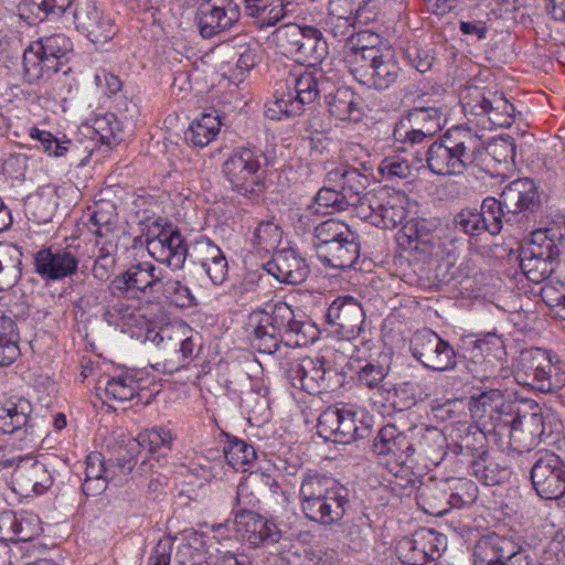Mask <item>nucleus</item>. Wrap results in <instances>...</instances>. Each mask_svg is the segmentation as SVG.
Returning <instances> with one entry per match:
<instances>
[{
	"instance_id": "1",
	"label": "nucleus",
	"mask_w": 565,
	"mask_h": 565,
	"mask_svg": "<svg viewBox=\"0 0 565 565\" xmlns=\"http://www.w3.org/2000/svg\"><path fill=\"white\" fill-rule=\"evenodd\" d=\"M487 148L481 137L469 128L455 127L433 141L423 152L429 171L437 175H462L480 167Z\"/></svg>"
},
{
	"instance_id": "2",
	"label": "nucleus",
	"mask_w": 565,
	"mask_h": 565,
	"mask_svg": "<svg viewBox=\"0 0 565 565\" xmlns=\"http://www.w3.org/2000/svg\"><path fill=\"white\" fill-rule=\"evenodd\" d=\"M446 122L444 107H412L394 126L393 138L396 151L409 152L414 160L423 162L418 147L441 131Z\"/></svg>"
},
{
	"instance_id": "3",
	"label": "nucleus",
	"mask_w": 565,
	"mask_h": 565,
	"mask_svg": "<svg viewBox=\"0 0 565 565\" xmlns=\"http://www.w3.org/2000/svg\"><path fill=\"white\" fill-rule=\"evenodd\" d=\"M512 367L520 385L541 393H554L565 385V364L546 349L522 350Z\"/></svg>"
},
{
	"instance_id": "4",
	"label": "nucleus",
	"mask_w": 565,
	"mask_h": 565,
	"mask_svg": "<svg viewBox=\"0 0 565 565\" xmlns=\"http://www.w3.org/2000/svg\"><path fill=\"white\" fill-rule=\"evenodd\" d=\"M263 151L250 148H237L223 163V173L231 189L237 194L258 201L265 192Z\"/></svg>"
},
{
	"instance_id": "5",
	"label": "nucleus",
	"mask_w": 565,
	"mask_h": 565,
	"mask_svg": "<svg viewBox=\"0 0 565 565\" xmlns=\"http://www.w3.org/2000/svg\"><path fill=\"white\" fill-rule=\"evenodd\" d=\"M551 415L544 416L537 404H531L530 409L519 404H502L500 409L499 427L508 429L510 450L522 454L530 449L537 437L550 436L552 430L546 429V420Z\"/></svg>"
},
{
	"instance_id": "6",
	"label": "nucleus",
	"mask_w": 565,
	"mask_h": 565,
	"mask_svg": "<svg viewBox=\"0 0 565 565\" xmlns=\"http://www.w3.org/2000/svg\"><path fill=\"white\" fill-rule=\"evenodd\" d=\"M399 65L394 54L379 46L364 45L353 53L350 73L358 83L369 88L384 90L399 77Z\"/></svg>"
},
{
	"instance_id": "7",
	"label": "nucleus",
	"mask_w": 565,
	"mask_h": 565,
	"mask_svg": "<svg viewBox=\"0 0 565 565\" xmlns=\"http://www.w3.org/2000/svg\"><path fill=\"white\" fill-rule=\"evenodd\" d=\"M286 377L296 388L309 394H320L340 388L344 383L345 374L327 366L323 356H303L288 363Z\"/></svg>"
},
{
	"instance_id": "8",
	"label": "nucleus",
	"mask_w": 565,
	"mask_h": 565,
	"mask_svg": "<svg viewBox=\"0 0 565 565\" xmlns=\"http://www.w3.org/2000/svg\"><path fill=\"white\" fill-rule=\"evenodd\" d=\"M328 82L322 74L306 72L294 79V92H288L266 105V116L274 120L281 116L294 117L305 111V106L312 104L317 97L326 92Z\"/></svg>"
},
{
	"instance_id": "9",
	"label": "nucleus",
	"mask_w": 565,
	"mask_h": 565,
	"mask_svg": "<svg viewBox=\"0 0 565 565\" xmlns=\"http://www.w3.org/2000/svg\"><path fill=\"white\" fill-rule=\"evenodd\" d=\"M268 313L285 345L306 347L318 339V328L301 310H295L288 303L279 301Z\"/></svg>"
},
{
	"instance_id": "10",
	"label": "nucleus",
	"mask_w": 565,
	"mask_h": 565,
	"mask_svg": "<svg viewBox=\"0 0 565 565\" xmlns=\"http://www.w3.org/2000/svg\"><path fill=\"white\" fill-rule=\"evenodd\" d=\"M409 350L424 367L434 372L451 371L457 365L455 349L430 329L416 331L411 338Z\"/></svg>"
},
{
	"instance_id": "11",
	"label": "nucleus",
	"mask_w": 565,
	"mask_h": 565,
	"mask_svg": "<svg viewBox=\"0 0 565 565\" xmlns=\"http://www.w3.org/2000/svg\"><path fill=\"white\" fill-rule=\"evenodd\" d=\"M530 479L540 498L557 500L565 494V461L553 451H539L530 471Z\"/></svg>"
},
{
	"instance_id": "12",
	"label": "nucleus",
	"mask_w": 565,
	"mask_h": 565,
	"mask_svg": "<svg viewBox=\"0 0 565 565\" xmlns=\"http://www.w3.org/2000/svg\"><path fill=\"white\" fill-rule=\"evenodd\" d=\"M447 539L441 533L420 527L411 536L402 537L396 545L401 561L407 565H425L438 558L446 548Z\"/></svg>"
},
{
	"instance_id": "13",
	"label": "nucleus",
	"mask_w": 565,
	"mask_h": 565,
	"mask_svg": "<svg viewBox=\"0 0 565 565\" xmlns=\"http://www.w3.org/2000/svg\"><path fill=\"white\" fill-rule=\"evenodd\" d=\"M31 414L32 405L28 399L19 397L4 401L0 404V430L15 435L19 440H38L42 431Z\"/></svg>"
},
{
	"instance_id": "14",
	"label": "nucleus",
	"mask_w": 565,
	"mask_h": 565,
	"mask_svg": "<svg viewBox=\"0 0 565 565\" xmlns=\"http://www.w3.org/2000/svg\"><path fill=\"white\" fill-rule=\"evenodd\" d=\"M241 11L234 0H203L195 13V23L202 38L211 39L238 22Z\"/></svg>"
},
{
	"instance_id": "15",
	"label": "nucleus",
	"mask_w": 565,
	"mask_h": 565,
	"mask_svg": "<svg viewBox=\"0 0 565 565\" xmlns=\"http://www.w3.org/2000/svg\"><path fill=\"white\" fill-rule=\"evenodd\" d=\"M500 199L509 221L514 222L519 216L527 218L534 215L542 206L539 188L529 178H520L508 183L501 191Z\"/></svg>"
},
{
	"instance_id": "16",
	"label": "nucleus",
	"mask_w": 565,
	"mask_h": 565,
	"mask_svg": "<svg viewBox=\"0 0 565 565\" xmlns=\"http://www.w3.org/2000/svg\"><path fill=\"white\" fill-rule=\"evenodd\" d=\"M326 320L334 328V332L343 338L354 339L363 331L365 312L362 305L353 297H338L329 306Z\"/></svg>"
},
{
	"instance_id": "17",
	"label": "nucleus",
	"mask_w": 565,
	"mask_h": 565,
	"mask_svg": "<svg viewBox=\"0 0 565 565\" xmlns=\"http://www.w3.org/2000/svg\"><path fill=\"white\" fill-rule=\"evenodd\" d=\"M74 22L77 31L95 44H104L117 33L114 21L93 1H85L77 6Z\"/></svg>"
},
{
	"instance_id": "18",
	"label": "nucleus",
	"mask_w": 565,
	"mask_h": 565,
	"mask_svg": "<svg viewBox=\"0 0 565 565\" xmlns=\"http://www.w3.org/2000/svg\"><path fill=\"white\" fill-rule=\"evenodd\" d=\"M148 253L172 269H181L189 258L190 246L178 230H162L156 237L147 238Z\"/></svg>"
},
{
	"instance_id": "19",
	"label": "nucleus",
	"mask_w": 565,
	"mask_h": 565,
	"mask_svg": "<svg viewBox=\"0 0 565 565\" xmlns=\"http://www.w3.org/2000/svg\"><path fill=\"white\" fill-rule=\"evenodd\" d=\"M466 106L476 116H487L497 127H510L514 121L515 108L501 92L487 89L477 93Z\"/></svg>"
},
{
	"instance_id": "20",
	"label": "nucleus",
	"mask_w": 565,
	"mask_h": 565,
	"mask_svg": "<svg viewBox=\"0 0 565 565\" xmlns=\"http://www.w3.org/2000/svg\"><path fill=\"white\" fill-rule=\"evenodd\" d=\"M235 525L242 539L254 547L274 544L281 539L277 524L254 511L239 510L235 514Z\"/></svg>"
},
{
	"instance_id": "21",
	"label": "nucleus",
	"mask_w": 565,
	"mask_h": 565,
	"mask_svg": "<svg viewBox=\"0 0 565 565\" xmlns=\"http://www.w3.org/2000/svg\"><path fill=\"white\" fill-rule=\"evenodd\" d=\"M264 269L277 280L290 285L303 282L310 274L306 259L294 248L276 252Z\"/></svg>"
},
{
	"instance_id": "22",
	"label": "nucleus",
	"mask_w": 565,
	"mask_h": 565,
	"mask_svg": "<svg viewBox=\"0 0 565 565\" xmlns=\"http://www.w3.org/2000/svg\"><path fill=\"white\" fill-rule=\"evenodd\" d=\"M362 167L367 173L350 166H341L327 173V183L338 185L349 205L356 204L362 200V195L369 193L372 169H367L364 163Z\"/></svg>"
},
{
	"instance_id": "23",
	"label": "nucleus",
	"mask_w": 565,
	"mask_h": 565,
	"mask_svg": "<svg viewBox=\"0 0 565 565\" xmlns=\"http://www.w3.org/2000/svg\"><path fill=\"white\" fill-rule=\"evenodd\" d=\"M34 266L42 278L60 280L76 273L78 258L67 249L42 248L34 255Z\"/></svg>"
},
{
	"instance_id": "24",
	"label": "nucleus",
	"mask_w": 565,
	"mask_h": 565,
	"mask_svg": "<svg viewBox=\"0 0 565 565\" xmlns=\"http://www.w3.org/2000/svg\"><path fill=\"white\" fill-rule=\"evenodd\" d=\"M411 457L415 454L430 460H443L447 455V439L441 429L425 424L409 427Z\"/></svg>"
},
{
	"instance_id": "25",
	"label": "nucleus",
	"mask_w": 565,
	"mask_h": 565,
	"mask_svg": "<svg viewBox=\"0 0 565 565\" xmlns=\"http://www.w3.org/2000/svg\"><path fill=\"white\" fill-rule=\"evenodd\" d=\"M12 477L20 490L25 493L41 494L53 484V476L46 465L32 458L22 459Z\"/></svg>"
},
{
	"instance_id": "26",
	"label": "nucleus",
	"mask_w": 565,
	"mask_h": 565,
	"mask_svg": "<svg viewBox=\"0 0 565 565\" xmlns=\"http://www.w3.org/2000/svg\"><path fill=\"white\" fill-rule=\"evenodd\" d=\"M409 428L402 431L394 424L384 425L373 441V450L377 456H392L405 462L411 458Z\"/></svg>"
},
{
	"instance_id": "27",
	"label": "nucleus",
	"mask_w": 565,
	"mask_h": 565,
	"mask_svg": "<svg viewBox=\"0 0 565 565\" xmlns=\"http://www.w3.org/2000/svg\"><path fill=\"white\" fill-rule=\"evenodd\" d=\"M266 310H254L249 315V326L253 328L249 340L252 347L260 353L274 354L281 341L276 327Z\"/></svg>"
},
{
	"instance_id": "28",
	"label": "nucleus",
	"mask_w": 565,
	"mask_h": 565,
	"mask_svg": "<svg viewBox=\"0 0 565 565\" xmlns=\"http://www.w3.org/2000/svg\"><path fill=\"white\" fill-rule=\"evenodd\" d=\"M447 451L461 457V462L468 465V460L478 459L490 451L487 434L478 426L468 424L457 440L447 446Z\"/></svg>"
},
{
	"instance_id": "29",
	"label": "nucleus",
	"mask_w": 565,
	"mask_h": 565,
	"mask_svg": "<svg viewBox=\"0 0 565 565\" xmlns=\"http://www.w3.org/2000/svg\"><path fill=\"white\" fill-rule=\"evenodd\" d=\"M135 441L140 443V450L147 449L149 455L142 459L137 469L140 476H146L152 471L154 462H159L161 457H166L167 450L170 449L172 435L164 428H152L140 434Z\"/></svg>"
},
{
	"instance_id": "30",
	"label": "nucleus",
	"mask_w": 565,
	"mask_h": 565,
	"mask_svg": "<svg viewBox=\"0 0 565 565\" xmlns=\"http://www.w3.org/2000/svg\"><path fill=\"white\" fill-rule=\"evenodd\" d=\"M438 241L426 220L406 222L398 236L401 246L420 254H431Z\"/></svg>"
},
{
	"instance_id": "31",
	"label": "nucleus",
	"mask_w": 565,
	"mask_h": 565,
	"mask_svg": "<svg viewBox=\"0 0 565 565\" xmlns=\"http://www.w3.org/2000/svg\"><path fill=\"white\" fill-rule=\"evenodd\" d=\"M361 244L359 236H352L343 242L323 245L318 249L317 256L327 266L347 269L354 266L360 257Z\"/></svg>"
},
{
	"instance_id": "32",
	"label": "nucleus",
	"mask_w": 565,
	"mask_h": 565,
	"mask_svg": "<svg viewBox=\"0 0 565 565\" xmlns=\"http://www.w3.org/2000/svg\"><path fill=\"white\" fill-rule=\"evenodd\" d=\"M564 247L565 239L557 228H540L532 232L530 242L522 249L524 255L544 257L555 263Z\"/></svg>"
},
{
	"instance_id": "33",
	"label": "nucleus",
	"mask_w": 565,
	"mask_h": 565,
	"mask_svg": "<svg viewBox=\"0 0 565 565\" xmlns=\"http://www.w3.org/2000/svg\"><path fill=\"white\" fill-rule=\"evenodd\" d=\"M116 472L110 467L105 466L103 455L93 452L86 458L85 479L82 484L83 492L86 495H98L103 493L109 480Z\"/></svg>"
},
{
	"instance_id": "34",
	"label": "nucleus",
	"mask_w": 565,
	"mask_h": 565,
	"mask_svg": "<svg viewBox=\"0 0 565 565\" xmlns=\"http://www.w3.org/2000/svg\"><path fill=\"white\" fill-rule=\"evenodd\" d=\"M467 467L470 473L486 486L503 483L510 476L508 466L490 451L478 459L468 460Z\"/></svg>"
},
{
	"instance_id": "35",
	"label": "nucleus",
	"mask_w": 565,
	"mask_h": 565,
	"mask_svg": "<svg viewBox=\"0 0 565 565\" xmlns=\"http://www.w3.org/2000/svg\"><path fill=\"white\" fill-rule=\"evenodd\" d=\"M326 105L331 116L340 120L359 121L361 109L355 94L349 87H339L334 93L324 95Z\"/></svg>"
},
{
	"instance_id": "36",
	"label": "nucleus",
	"mask_w": 565,
	"mask_h": 565,
	"mask_svg": "<svg viewBox=\"0 0 565 565\" xmlns=\"http://www.w3.org/2000/svg\"><path fill=\"white\" fill-rule=\"evenodd\" d=\"M31 43L23 52V76L29 84H39L57 73L56 64Z\"/></svg>"
},
{
	"instance_id": "37",
	"label": "nucleus",
	"mask_w": 565,
	"mask_h": 565,
	"mask_svg": "<svg viewBox=\"0 0 565 565\" xmlns=\"http://www.w3.org/2000/svg\"><path fill=\"white\" fill-rule=\"evenodd\" d=\"M377 214L373 217L374 225L382 228L395 227L406 217L404 209L398 196H391L387 190L379 191V201L374 200Z\"/></svg>"
},
{
	"instance_id": "38",
	"label": "nucleus",
	"mask_w": 565,
	"mask_h": 565,
	"mask_svg": "<svg viewBox=\"0 0 565 565\" xmlns=\"http://www.w3.org/2000/svg\"><path fill=\"white\" fill-rule=\"evenodd\" d=\"M22 252L12 244L0 245V291L14 287L22 276Z\"/></svg>"
},
{
	"instance_id": "39",
	"label": "nucleus",
	"mask_w": 565,
	"mask_h": 565,
	"mask_svg": "<svg viewBox=\"0 0 565 565\" xmlns=\"http://www.w3.org/2000/svg\"><path fill=\"white\" fill-rule=\"evenodd\" d=\"M333 443L350 444L355 440L366 439L372 434V417L343 411L341 424Z\"/></svg>"
},
{
	"instance_id": "40",
	"label": "nucleus",
	"mask_w": 565,
	"mask_h": 565,
	"mask_svg": "<svg viewBox=\"0 0 565 565\" xmlns=\"http://www.w3.org/2000/svg\"><path fill=\"white\" fill-rule=\"evenodd\" d=\"M328 54V43L319 29L305 26L301 43L298 46L296 61L301 64L316 65Z\"/></svg>"
},
{
	"instance_id": "41",
	"label": "nucleus",
	"mask_w": 565,
	"mask_h": 565,
	"mask_svg": "<svg viewBox=\"0 0 565 565\" xmlns=\"http://www.w3.org/2000/svg\"><path fill=\"white\" fill-rule=\"evenodd\" d=\"M36 52H41L47 58H52L56 64L58 72L67 74L71 68L63 70V65L68 62V55L73 51V43L70 38L64 34H52L50 36L41 38L39 41L33 42Z\"/></svg>"
},
{
	"instance_id": "42",
	"label": "nucleus",
	"mask_w": 565,
	"mask_h": 565,
	"mask_svg": "<svg viewBox=\"0 0 565 565\" xmlns=\"http://www.w3.org/2000/svg\"><path fill=\"white\" fill-rule=\"evenodd\" d=\"M349 495L319 502L302 509L305 516L322 525H332L339 522L345 514L349 505Z\"/></svg>"
},
{
	"instance_id": "43",
	"label": "nucleus",
	"mask_w": 565,
	"mask_h": 565,
	"mask_svg": "<svg viewBox=\"0 0 565 565\" xmlns=\"http://www.w3.org/2000/svg\"><path fill=\"white\" fill-rule=\"evenodd\" d=\"M352 236H359L355 232H353L350 226L338 220V218H329L320 222L313 228V242L312 246L318 253L319 248H322L323 245H330L335 242H343L350 239Z\"/></svg>"
},
{
	"instance_id": "44",
	"label": "nucleus",
	"mask_w": 565,
	"mask_h": 565,
	"mask_svg": "<svg viewBox=\"0 0 565 565\" xmlns=\"http://www.w3.org/2000/svg\"><path fill=\"white\" fill-rule=\"evenodd\" d=\"M220 127L218 116L203 114L201 118L192 121L184 131V140L193 147H205L216 137Z\"/></svg>"
},
{
	"instance_id": "45",
	"label": "nucleus",
	"mask_w": 565,
	"mask_h": 565,
	"mask_svg": "<svg viewBox=\"0 0 565 565\" xmlns=\"http://www.w3.org/2000/svg\"><path fill=\"white\" fill-rule=\"evenodd\" d=\"M424 511L430 515L443 516L451 507L450 493L446 486H425L418 491Z\"/></svg>"
},
{
	"instance_id": "46",
	"label": "nucleus",
	"mask_w": 565,
	"mask_h": 565,
	"mask_svg": "<svg viewBox=\"0 0 565 565\" xmlns=\"http://www.w3.org/2000/svg\"><path fill=\"white\" fill-rule=\"evenodd\" d=\"M478 213L483 218L482 223H484L483 228L486 233L491 235H497L501 232L503 221L507 223L513 222L509 221V217L505 213V207H503V204H501L500 198L495 199L493 196H488L483 199Z\"/></svg>"
},
{
	"instance_id": "47",
	"label": "nucleus",
	"mask_w": 565,
	"mask_h": 565,
	"mask_svg": "<svg viewBox=\"0 0 565 565\" xmlns=\"http://www.w3.org/2000/svg\"><path fill=\"white\" fill-rule=\"evenodd\" d=\"M520 268L526 278L533 284H540L547 279L555 269V263L544 257L524 255L523 250L520 255Z\"/></svg>"
},
{
	"instance_id": "48",
	"label": "nucleus",
	"mask_w": 565,
	"mask_h": 565,
	"mask_svg": "<svg viewBox=\"0 0 565 565\" xmlns=\"http://www.w3.org/2000/svg\"><path fill=\"white\" fill-rule=\"evenodd\" d=\"M338 489H347L340 482L327 475L313 473L303 478L300 486V498H308L311 495H327L338 492Z\"/></svg>"
},
{
	"instance_id": "49",
	"label": "nucleus",
	"mask_w": 565,
	"mask_h": 565,
	"mask_svg": "<svg viewBox=\"0 0 565 565\" xmlns=\"http://www.w3.org/2000/svg\"><path fill=\"white\" fill-rule=\"evenodd\" d=\"M140 454V443L135 441V439H128L125 445H118L114 448L111 457L109 458L111 462L110 468L113 470L116 468L119 473L127 476L132 471L137 463V457Z\"/></svg>"
},
{
	"instance_id": "50",
	"label": "nucleus",
	"mask_w": 565,
	"mask_h": 565,
	"mask_svg": "<svg viewBox=\"0 0 565 565\" xmlns=\"http://www.w3.org/2000/svg\"><path fill=\"white\" fill-rule=\"evenodd\" d=\"M189 253V263L200 269L209 267V265L224 256L222 249L206 237L196 239L190 246Z\"/></svg>"
},
{
	"instance_id": "51",
	"label": "nucleus",
	"mask_w": 565,
	"mask_h": 565,
	"mask_svg": "<svg viewBox=\"0 0 565 565\" xmlns=\"http://www.w3.org/2000/svg\"><path fill=\"white\" fill-rule=\"evenodd\" d=\"M138 383L132 376L127 374L106 380L104 393L106 398L126 402L132 399L137 395Z\"/></svg>"
},
{
	"instance_id": "52",
	"label": "nucleus",
	"mask_w": 565,
	"mask_h": 565,
	"mask_svg": "<svg viewBox=\"0 0 565 565\" xmlns=\"http://www.w3.org/2000/svg\"><path fill=\"white\" fill-rule=\"evenodd\" d=\"M224 457L234 469L242 468L256 459L254 447L237 437H231L224 447Z\"/></svg>"
},
{
	"instance_id": "53",
	"label": "nucleus",
	"mask_w": 565,
	"mask_h": 565,
	"mask_svg": "<svg viewBox=\"0 0 565 565\" xmlns=\"http://www.w3.org/2000/svg\"><path fill=\"white\" fill-rule=\"evenodd\" d=\"M159 294H161L167 301L182 309L196 306V299L189 287L178 279H167Z\"/></svg>"
},
{
	"instance_id": "54",
	"label": "nucleus",
	"mask_w": 565,
	"mask_h": 565,
	"mask_svg": "<svg viewBox=\"0 0 565 565\" xmlns=\"http://www.w3.org/2000/svg\"><path fill=\"white\" fill-rule=\"evenodd\" d=\"M390 365L382 363L380 360L365 361L356 371V381L359 384L367 388H379L381 383L387 376Z\"/></svg>"
},
{
	"instance_id": "55",
	"label": "nucleus",
	"mask_w": 565,
	"mask_h": 565,
	"mask_svg": "<svg viewBox=\"0 0 565 565\" xmlns=\"http://www.w3.org/2000/svg\"><path fill=\"white\" fill-rule=\"evenodd\" d=\"M501 537L492 533L478 540L473 548L475 565H501V563H498Z\"/></svg>"
},
{
	"instance_id": "56",
	"label": "nucleus",
	"mask_w": 565,
	"mask_h": 565,
	"mask_svg": "<svg viewBox=\"0 0 565 565\" xmlns=\"http://www.w3.org/2000/svg\"><path fill=\"white\" fill-rule=\"evenodd\" d=\"M93 129L98 135L100 142L109 148L117 146L122 140L120 124L113 113H107L103 117L96 118Z\"/></svg>"
},
{
	"instance_id": "57",
	"label": "nucleus",
	"mask_w": 565,
	"mask_h": 565,
	"mask_svg": "<svg viewBox=\"0 0 565 565\" xmlns=\"http://www.w3.org/2000/svg\"><path fill=\"white\" fill-rule=\"evenodd\" d=\"M50 8L46 0H18L14 13L28 24H35L52 17Z\"/></svg>"
},
{
	"instance_id": "58",
	"label": "nucleus",
	"mask_w": 565,
	"mask_h": 565,
	"mask_svg": "<svg viewBox=\"0 0 565 565\" xmlns=\"http://www.w3.org/2000/svg\"><path fill=\"white\" fill-rule=\"evenodd\" d=\"M305 26L296 23H288L279 26L275 32L277 45L284 51L286 55L296 58L298 46L301 43Z\"/></svg>"
},
{
	"instance_id": "59",
	"label": "nucleus",
	"mask_w": 565,
	"mask_h": 565,
	"mask_svg": "<svg viewBox=\"0 0 565 565\" xmlns=\"http://www.w3.org/2000/svg\"><path fill=\"white\" fill-rule=\"evenodd\" d=\"M450 504L452 508L471 505L478 498V487L469 479H458L449 487Z\"/></svg>"
},
{
	"instance_id": "60",
	"label": "nucleus",
	"mask_w": 565,
	"mask_h": 565,
	"mask_svg": "<svg viewBox=\"0 0 565 565\" xmlns=\"http://www.w3.org/2000/svg\"><path fill=\"white\" fill-rule=\"evenodd\" d=\"M30 136L33 139H36L43 149L50 156L62 157L68 150V146L72 145V141L67 139L65 136L62 138L55 137L50 131L40 130L36 127H33L30 130Z\"/></svg>"
},
{
	"instance_id": "61",
	"label": "nucleus",
	"mask_w": 565,
	"mask_h": 565,
	"mask_svg": "<svg viewBox=\"0 0 565 565\" xmlns=\"http://www.w3.org/2000/svg\"><path fill=\"white\" fill-rule=\"evenodd\" d=\"M483 218L476 209H463L454 217V225L457 230L469 236H479L486 233L482 223Z\"/></svg>"
},
{
	"instance_id": "62",
	"label": "nucleus",
	"mask_w": 565,
	"mask_h": 565,
	"mask_svg": "<svg viewBox=\"0 0 565 565\" xmlns=\"http://www.w3.org/2000/svg\"><path fill=\"white\" fill-rule=\"evenodd\" d=\"M115 205L105 203L94 211L90 216V223L95 228L92 232L99 238L106 237L114 230L116 218Z\"/></svg>"
},
{
	"instance_id": "63",
	"label": "nucleus",
	"mask_w": 565,
	"mask_h": 565,
	"mask_svg": "<svg viewBox=\"0 0 565 565\" xmlns=\"http://www.w3.org/2000/svg\"><path fill=\"white\" fill-rule=\"evenodd\" d=\"M344 409H339L333 406L326 408L318 418L317 430L318 435L326 440L333 441L339 429V424L342 420Z\"/></svg>"
},
{
	"instance_id": "64",
	"label": "nucleus",
	"mask_w": 565,
	"mask_h": 565,
	"mask_svg": "<svg viewBox=\"0 0 565 565\" xmlns=\"http://www.w3.org/2000/svg\"><path fill=\"white\" fill-rule=\"evenodd\" d=\"M354 20L333 15L328 12V17L323 22V30L334 40L341 42L351 39L354 35Z\"/></svg>"
}]
</instances>
